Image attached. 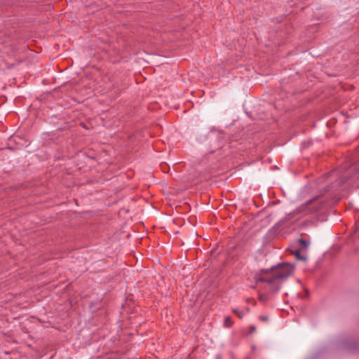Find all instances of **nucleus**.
Returning <instances> with one entry per match:
<instances>
[{
	"mask_svg": "<svg viewBox=\"0 0 359 359\" xmlns=\"http://www.w3.org/2000/svg\"><path fill=\"white\" fill-rule=\"evenodd\" d=\"M233 325V321L229 316H226L224 319V326L226 327H230Z\"/></svg>",
	"mask_w": 359,
	"mask_h": 359,
	"instance_id": "obj_3",
	"label": "nucleus"
},
{
	"mask_svg": "<svg viewBox=\"0 0 359 359\" xmlns=\"http://www.w3.org/2000/svg\"><path fill=\"white\" fill-rule=\"evenodd\" d=\"M1 50L11 57L16 56L20 52V49L13 41L2 45Z\"/></svg>",
	"mask_w": 359,
	"mask_h": 359,
	"instance_id": "obj_2",
	"label": "nucleus"
},
{
	"mask_svg": "<svg viewBox=\"0 0 359 359\" xmlns=\"http://www.w3.org/2000/svg\"><path fill=\"white\" fill-rule=\"evenodd\" d=\"M298 242L302 246V248H304L305 249L308 248L309 244V242L306 241L305 240H304L302 238L299 239Z\"/></svg>",
	"mask_w": 359,
	"mask_h": 359,
	"instance_id": "obj_4",
	"label": "nucleus"
},
{
	"mask_svg": "<svg viewBox=\"0 0 359 359\" xmlns=\"http://www.w3.org/2000/svg\"><path fill=\"white\" fill-rule=\"evenodd\" d=\"M294 267L289 263H283L272 267L270 270H262L255 276L257 283H262V287L271 292L279 290L280 284L294 271Z\"/></svg>",
	"mask_w": 359,
	"mask_h": 359,
	"instance_id": "obj_1",
	"label": "nucleus"
},
{
	"mask_svg": "<svg viewBox=\"0 0 359 359\" xmlns=\"http://www.w3.org/2000/svg\"><path fill=\"white\" fill-rule=\"evenodd\" d=\"M259 300L264 302V301H266L268 299V297H267L266 294H259Z\"/></svg>",
	"mask_w": 359,
	"mask_h": 359,
	"instance_id": "obj_7",
	"label": "nucleus"
},
{
	"mask_svg": "<svg viewBox=\"0 0 359 359\" xmlns=\"http://www.w3.org/2000/svg\"><path fill=\"white\" fill-rule=\"evenodd\" d=\"M300 252H301L300 250H296L295 252H294L295 256L297 257V258L298 259L305 260L306 258L302 257L301 255H300Z\"/></svg>",
	"mask_w": 359,
	"mask_h": 359,
	"instance_id": "obj_5",
	"label": "nucleus"
},
{
	"mask_svg": "<svg viewBox=\"0 0 359 359\" xmlns=\"http://www.w3.org/2000/svg\"><path fill=\"white\" fill-rule=\"evenodd\" d=\"M233 313L237 314L240 318H243V313L236 309L232 310Z\"/></svg>",
	"mask_w": 359,
	"mask_h": 359,
	"instance_id": "obj_6",
	"label": "nucleus"
},
{
	"mask_svg": "<svg viewBox=\"0 0 359 359\" xmlns=\"http://www.w3.org/2000/svg\"><path fill=\"white\" fill-rule=\"evenodd\" d=\"M260 319L264 320V321H267L268 320V317L267 316H260Z\"/></svg>",
	"mask_w": 359,
	"mask_h": 359,
	"instance_id": "obj_8",
	"label": "nucleus"
}]
</instances>
